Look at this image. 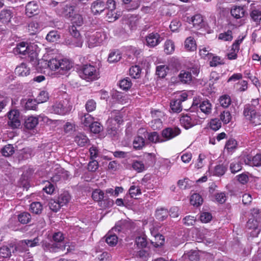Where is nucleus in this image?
Here are the masks:
<instances>
[{
	"label": "nucleus",
	"mask_w": 261,
	"mask_h": 261,
	"mask_svg": "<svg viewBox=\"0 0 261 261\" xmlns=\"http://www.w3.org/2000/svg\"><path fill=\"white\" fill-rule=\"evenodd\" d=\"M243 116L254 126L261 124V98L252 99L250 103L244 105Z\"/></svg>",
	"instance_id": "1"
},
{
	"label": "nucleus",
	"mask_w": 261,
	"mask_h": 261,
	"mask_svg": "<svg viewBox=\"0 0 261 261\" xmlns=\"http://www.w3.org/2000/svg\"><path fill=\"white\" fill-rule=\"evenodd\" d=\"M36 46L35 44H29L27 42H21L13 48V53L15 55H20L22 58H28V60L33 61L37 56Z\"/></svg>",
	"instance_id": "2"
},
{
	"label": "nucleus",
	"mask_w": 261,
	"mask_h": 261,
	"mask_svg": "<svg viewBox=\"0 0 261 261\" xmlns=\"http://www.w3.org/2000/svg\"><path fill=\"white\" fill-rule=\"evenodd\" d=\"M123 121L121 112L116 110L111 111L107 121V132L111 137H115L118 133L117 127Z\"/></svg>",
	"instance_id": "3"
},
{
	"label": "nucleus",
	"mask_w": 261,
	"mask_h": 261,
	"mask_svg": "<svg viewBox=\"0 0 261 261\" xmlns=\"http://www.w3.org/2000/svg\"><path fill=\"white\" fill-rule=\"evenodd\" d=\"M80 76L86 81H93L99 77L98 69L90 64L83 65L79 70Z\"/></svg>",
	"instance_id": "4"
},
{
	"label": "nucleus",
	"mask_w": 261,
	"mask_h": 261,
	"mask_svg": "<svg viewBox=\"0 0 261 261\" xmlns=\"http://www.w3.org/2000/svg\"><path fill=\"white\" fill-rule=\"evenodd\" d=\"M204 118L203 116H200L198 113H188L183 115L180 118L181 125L186 129H189L194 125L200 124L202 119Z\"/></svg>",
	"instance_id": "5"
},
{
	"label": "nucleus",
	"mask_w": 261,
	"mask_h": 261,
	"mask_svg": "<svg viewBox=\"0 0 261 261\" xmlns=\"http://www.w3.org/2000/svg\"><path fill=\"white\" fill-rule=\"evenodd\" d=\"M154 162V156L148 153L144 156L142 160H134L132 167L134 170L138 172H142Z\"/></svg>",
	"instance_id": "6"
},
{
	"label": "nucleus",
	"mask_w": 261,
	"mask_h": 261,
	"mask_svg": "<svg viewBox=\"0 0 261 261\" xmlns=\"http://www.w3.org/2000/svg\"><path fill=\"white\" fill-rule=\"evenodd\" d=\"M70 110L71 107L68 100L63 99L54 103L49 110L51 113L65 115L68 113Z\"/></svg>",
	"instance_id": "7"
},
{
	"label": "nucleus",
	"mask_w": 261,
	"mask_h": 261,
	"mask_svg": "<svg viewBox=\"0 0 261 261\" xmlns=\"http://www.w3.org/2000/svg\"><path fill=\"white\" fill-rule=\"evenodd\" d=\"M188 97L186 92H181L176 94L170 102V108L173 112L179 113L182 110L181 102Z\"/></svg>",
	"instance_id": "8"
},
{
	"label": "nucleus",
	"mask_w": 261,
	"mask_h": 261,
	"mask_svg": "<svg viewBox=\"0 0 261 261\" xmlns=\"http://www.w3.org/2000/svg\"><path fill=\"white\" fill-rule=\"evenodd\" d=\"M51 172L48 173L47 177L50 179H66L70 175L68 171L58 165L52 168Z\"/></svg>",
	"instance_id": "9"
},
{
	"label": "nucleus",
	"mask_w": 261,
	"mask_h": 261,
	"mask_svg": "<svg viewBox=\"0 0 261 261\" xmlns=\"http://www.w3.org/2000/svg\"><path fill=\"white\" fill-rule=\"evenodd\" d=\"M106 39V34L101 31L96 32L90 36L88 39L90 48L100 45Z\"/></svg>",
	"instance_id": "10"
},
{
	"label": "nucleus",
	"mask_w": 261,
	"mask_h": 261,
	"mask_svg": "<svg viewBox=\"0 0 261 261\" xmlns=\"http://www.w3.org/2000/svg\"><path fill=\"white\" fill-rule=\"evenodd\" d=\"M163 40V38L158 33L153 32L146 36L144 44L149 47L153 48L158 45Z\"/></svg>",
	"instance_id": "11"
},
{
	"label": "nucleus",
	"mask_w": 261,
	"mask_h": 261,
	"mask_svg": "<svg viewBox=\"0 0 261 261\" xmlns=\"http://www.w3.org/2000/svg\"><path fill=\"white\" fill-rule=\"evenodd\" d=\"M185 20L189 24H192L193 27L197 30L205 28L206 25V22L204 21L202 16L200 14H196L192 17L187 16L185 17Z\"/></svg>",
	"instance_id": "12"
},
{
	"label": "nucleus",
	"mask_w": 261,
	"mask_h": 261,
	"mask_svg": "<svg viewBox=\"0 0 261 261\" xmlns=\"http://www.w3.org/2000/svg\"><path fill=\"white\" fill-rule=\"evenodd\" d=\"M241 160L244 162V164L250 166H261V153H257L252 156L250 154H242L241 155Z\"/></svg>",
	"instance_id": "13"
},
{
	"label": "nucleus",
	"mask_w": 261,
	"mask_h": 261,
	"mask_svg": "<svg viewBox=\"0 0 261 261\" xmlns=\"http://www.w3.org/2000/svg\"><path fill=\"white\" fill-rule=\"evenodd\" d=\"M47 117L44 114H41L37 116H30L25 119L24 126L29 129L34 128L38 124L39 121H46Z\"/></svg>",
	"instance_id": "14"
},
{
	"label": "nucleus",
	"mask_w": 261,
	"mask_h": 261,
	"mask_svg": "<svg viewBox=\"0 0 261 261\" xmlns=\"http://www.w3.org/2000/svg\"><path fill=\"white\" fill-rule=\"evenodd\" d=\"M60 9L58 8L56 10L57 13L59 15L64 16L66 18L71 17L74 14V6L72 4H60Z\"/></svg>",
	"instance_id": "15"
},
{
	"label": "nucleus",
	"mask_w": 261,
	"mask_h": 261,
	"mask_svg": "<svg viewBox=\"0 0 261 261\" xmlns=\"http://www.w3.org/2000/svg\"><path fill=\"white\" fill-rule=\"evenodd\" d=\"M19 116V112L17 110L10 111L8 114L9 118L8 124L9 126L13 128L18 127L20 125Z\"/></svg>",
	"instance_id": "16"
},
{
	"label": "nucleus",
	"mask_w": 261,
	"mask_h": 261,
	"mask_svg": "<svg viewBox=\"0 0 261 261\" xmlns=\"http://www.w3.org/2000/svg\"><path fill=\"white\" fill-rule=\"evenodd\" d=\"M180 130L177 127H167L163 130L162 138L164 142L168 141L179 135Z\"/></svg>",
	"instance_id": "17"
},
{
	"label": "nucleus",
	"mask_w": 261,
	"mask_h": 261,
	"mask_svg": "<svg viewBox=\"0 0 261 261\" xmlns=\"http://www.w3.org/2000/svg\"><path fill=\"white\" fill-rule=\"evenodd\" d=\"M69 31L72 36V39L71 42L69 44L75 47H81L83 44V40L76 27L71 26L69 29Z\"/></svg>",
	"instance_id": "18"
},
{
	"label": "nucleus",
	"mask_w": 261,
	"mask_h": 261,
	"mask_svg": "<svg viewBox=\"0 0 261 261\" xmlns=\"http://www.w3.org/2000/svg\"><path fill=\"white\" fill-rule=\"evenodd\" d=\"M130 228V223L126 220H121L118 221L115 226L111 230L112 232L124 233Z\"/></svg>",
	"instance_id": "19"
},
{
	"label": "nucleus",
	"mask_w": 261,
	"mask_h": 261,
	"mask_svg": "<svg viewBox=\"0 0 261 261\" xmlns=\"http://www.w3.org/2000/svg\"><path fill=\"white\" fill-rule=\"evenodd\" d=\"M107 243L110 246H115L118 242V237L116 233L110 231L100 241L99 244Z\"/></svg>",
	"instance_id": "20"
},
{
	"label": "nucleus",
	"mask_w": 261,
	"mask_h": 261,
	"mask_svg": "<svg viewBox=\"0 0 261 261\" xmlns=\"http://www.w3.org/2000/svg\"><path fill=\"white\" fill-rule=\"evenodd\" d=\"M242 42V39L237 40L232 44L231 49L227 54V59L230 60H236L238 57V53L240 49V45Z\"/></svg>",
	"instance_id": "21"
},
{
	"label": "nucleus",
	"mask_w": 261,
	"mask_h": 261,
	"mask_svg": "<svg viewBox=\"0 0 261 261\" xmlns=\"http://www.w3.org/2000/svg\"><path fill=\"white\" fill-rule=\"evenodd\" d=\"M107 8L106 5L102 0H97L91 5V11L94 15H99Z\"/></svg>",
	"instance_id": "22"
},
{
	"label": "nucleus",
	"mask_w": 261,
	"mask_h": 261,
	"mask_svg": "<svg viewBox=\"0 0 261 261\" xmlns=\"http://www.w3.org/2000/svg\"><path fill=\"white\" fill-rule=\"evenodd\" d=\"M231 16L236 19L243 18L246 14V10L244 6H233L230 10Z\"/></svg>",
	"instance_id": "23"
},
{
	"label": "nucleus",
	"mask_w": 261,
	"mask_h": 261,
	"mask_svg": "<svg viewBox=\"0 0 261 261\" xmlns=\"http://www.w3.org/2000/svg\"><path fill=\"white\" fill-rule=\"evenodd\" d=\"M39 12V6L35 1L28 3L25 7V13L29 17L36 15Z\"/></svg>",
	"instance_id": "24"
},
{
	"label": "nucleus",
	"mask_w": 261,
	"mask_h": 261,
	"mask_svg": "<svg viewBox=\"0 0 261 261\" xmlns=\"http://www.w3.org/2000/svg\"><path fill=\"white\" fill-rule=\"evenodd\" d=\"M13 16V9H4L0 12V20L4 23H8Z\"/></svg>",
	"instance_id": "25"
},
{
	"label": "nucleus",
	"mask_w": 261,
	"mask_h": 261,
	"mask_svg": "<svg viewBox=\"0 0 261 261\" xmlns=\"http://www.w3.org/2000/svg\"><path fill=\"white\" fill-rule=\"evenodd\" d=\"M251 20L256 24H259L261 21V7H253L250 12Z\"/></svg>",
	"instance_id": "26"
},
{
	"label": "nucleus",
	"mask_w": 261,
	"mask_h": 261,
	"mask_svg": "<svg viewBox=\"0 0 261 261\" xmlns=\"http://www.w3.org/2000/svg\"><path fill=\"white\" fill-rule=\"evenodd\" d=\"M15 72L19 76H25L30 74V69L25 63H22L16 67Z\"/></svg>",
	"instance_id": "27"
},
{
	"label": "nucleus",
	"mask_w": 261,
	"mask_h": 261,
	"mask_svg": "<svg viewBox=\"0 0 261 261\" xmlns=\"http://www.w3.org/2000/svg\"><path fill=\"white\" fill-rule=\"evenodd\" d=\"M72 66V63L69 60L60 58L59 72H61L62 74H64V72L70 70Z\"/></svg>",
	"instance_id": "28"
},
{
	"label": "nucleus",
	"mask_w": 261,
	"mask_h": 261,
	"mask_svg": "<svg viewBox=\"0 0 261 261\" xmlns=\"http://www.w3.org/2000/svg\"><path fill=\"white\" fill-rule=\"evenodd\" d=\"M178 78L181 82L184 84H189L192 80V76L190 71L181 70L178 75Z\"/></svg>",
	"instance_id": "29"
},
{
	"label": "nucleus",
	"mask_w": 261,
	"mask_h": 261,
	"mask_svg": "<svg viewBox=\"0 0 261 261\" xmlns=\"http://www.w3.org/2000/svg\"><path fill=\"white\" fill-rule=\"evenodd\" d=\"M212 105L208 100H204L200 103L199 108L205 116L210 114L212 112Z\"/></svg>",
	"instance_id": "30"
},
{
	"label": "nucleus",
	"mask_w": 261,
	"mask_h": 261,
	"mask_svg": "<svg viewBox=\"0 0 261 261\" xmlns=\"http://www.w3.org/2000/svg\"><path fill=\"white\" fill-rule=\"evenodd\" d=\"M75 142L80 146H84L89 140L87 137L82 133L77 134L74 138Z\"/></svg>",
	"instance_id": "31"
},
{
	"label": "nucleus",
	"mask_w": 261,
	"mask_h": 261,
	"mask_svg": "<svg viewBox=\"0 0 261 261\" xmlns=\"http://www.w3.org/2000/svg\"><path fill=\"white\" fill-rule=\"evenodd\" d=\"M185 48L188 51H194L196 49V44L195 40L192 37H188L184 43Z\"/></svg>",
	"instance_id": "32"
},
{
	"label": "nucleus",
	"mask_w": 261,
	"mask_h": 261,
	"mask_svg": "<svg viewBox=\"0 0 261 261\" xmlns=\"http://www.w3.org/2000/svg\"><path fill=\"white\" fill-rule=\"evenodd\" d=\"M244 164L243 161L241 160V156L236 160L233 161L230 166V169L232 173H236L242 169V165Z\"/></svg>",
	"instance_id": "33"
},
{
	"label": "nucleus",
	"mask_w": 261,
	"mask_h": 261,
	"mask_svg": "<svg viewBox=\"0 0 261 261\" xmlns=\"http://www.w3.org/2000/svg\"><path fill=\"white\" fill-rule=\"evenodd\" d=\"M121 58V55L119 50H114L109 55L108 61L109 63H112L119 61Z\"/></svg>",
	"instance_id": "34"
},
{
	"label": "nucleus",
	"mask_w": 261,
	"mask_h": 261,
	"mask_svg": "<svg viewBox=\"0 0 261 261\" xmlns=\"http://www.w3.org/2000/svg\"><path fill=\"white\" fill-rule=\"evenodd\" d=\"M208 154L200 153L199 155L197 162L195 164V168L200 169L202 168L209 160Z\"/></svg>",
	"instance_id": "35"
},
{
	"label": "nucleus",
	"mask_w": 261,
	"mask_h": 261,
	"mask_svg": "<svg viewBox=\"0 0 261 261\" xmlns=\"http://www.w3.org/2000/svg\"><path fill=\"white\" fill-rule=\"evenodd\" d=\"M238 143L234 139H229L226 143L225 149L229 153H232L237 148Z\"/></svg>",
	"instance_id": "36"
},
{
	"label": "nucleus",
	"mask_w": 261,
	"mask_h": 261,
	"mask_svg": "<svg viewBox=\"0 0 261 261\" xmlns=\"http://www.w3.org/2000/svg\"><path fill=\"white\" fill-rule=\"evenodd\" d=\"M203 203V198L198 193H194L191 196L190 203L196 207L201 205Z\"/></svg>",
	"instance_id": "37"
},
{
	"label": "nucleus",
	"mask_w": 261,
	"mask_h": 261,
	"mask_svg": "<svg viewBox=\"0 0 261 261\" xmlns=\"http://www.w3.org/2000/svg\"><path fill=\"white\" fill-rule=\"evenodd\" d=\"M209 47L201 46L199 47V53L201 58L205 60H210L213 56V54L210 53Z\"/></svg>",
	"instance_id": "38"
},
{
	"label": "nucleus",
	"mask_w": 261,
	"mask_h": 261,
	"mask_svg": "<svg viewBox=\"0 0 261 261\" xmlns=\"http://www.w3.org/2000/svg\"><path fill=\"white\" fill-rule=\"evenodd\" d=\"M70 198L71 197L69 193L67 191H65L59 195L57 200L61 204V205L63 206L69 202Z\"/></svg>",
	"instance_id": "39"
},
{
	"label": "nucleus",
	"mask_w": 261,
	"mask_h": 261,
	"mask_svg": "<svg viewBox=\"0 0 261 261\" xmlns=\"http://www.w3.org/2000/svg\"><path fill=\"white\" fill-rule=\"evenodd\" d=\"M31 219V216L28 212H23L18 215V221L23 224L29 223Z\"/></svg>",
	"instance_id": "40"
},
{
	"label": "nucleus",
	"mask_w": 261,
	"mask_h": 261,
	"mask_svg": "<svg viewBox=\"0 0 261 261\" xmlns=\"http://www.w3.org/2000/svg\"><path fill=\"white\" fill-rule=\"evenodd\" d=\"M136 256L140 261H147L150 257V254L148 251L142 249L137 252Z\"/></svg>",
	"instance_id": "41"
},
{
	"label": "nucleus",
	"mask_w": 261,
	"mask_h": 261,
	"mask_svg": "<svg viewBox=\"0 0 261 261\" xmlns=\"http://www.w3.org/2000/svg\"><path fill=\"white\" fill-rule=\"evenodd\" d=\"M168 216V211L164 208H161L156 210L155 212V217L160 221H163L166 219Z\"/></svg>",
	"instance_id": "42"
},
{
	"label": "nucleus",
	"mask_w": 261,
	"mask_h": 261,
	"mask_svg": "<svg viewBox=\"0 0 261 261\" xmlns=\"http://www.w3.org/2000/svg\"><path fill=\"white\" fill-rule=\"evenodd\" d=\"M129 75L134 79H138L140 77L141 69L138 65L132 66L129 71Z\"/></svg>",
	"instance_id": "43"
},
{
	"label": "nucleus",
	"mask_w": 261,
	"mask_h": 261,
	"mask_svg": "<svg viewBox=\"0 0 261 261\" xmlns=\"http://www.w3.org/2000/svg\"><path fill=\"white\" fill-rule=\"evenodd\" d=\"M70 21L72 24V26L80 27L83 23V17L79 14H74V15L70 17Z\"/></svg>",
	"instance_id": "44"
},
{
	"label": "nucleus",
	"mask_w": 261,
	"mask_h": 261,
	"mask_svg": "<svg viewBox=\"0 0 261 261\" xmlns=\"http://www.w3.org/2000/svg\"><path fill=\"white\" fill-rule=\"evenodd\" d=\"M175 49L174 42L170 39L167 40L164 43V51L167 54H171Z\"/></svg>",
	"instance_id": "45"
},
{
	"label": "nucleus",
	"mask_w": 261,
	"mask_h": 261,
	"mask_svg": "<svg viewBox=\"0 0 261 261\" xmlns=\"http://www.w3.org/2000/svg\"><path fill=\"white\" fill-rule=\"evenodd\" d=\"M226 170V168L223 165H219L216 166L214 170L211 172V174L213 176H221L223 175Z\"/></svg>",
	"instance_id": "46"
},
{
	"label": "nucleus",
	"mask_w": 261,
	"mask_h": 261,
	"mask_svg": "<svg viewBox=\"0 0 261 261\" xmlns=\"http://www.w3.org/2000/svg\"><path fill=\"white\" fill-rule=\"evenodd\" d=\"M147 137L148 140L152 143H156L164 142L162 136H160L159 134L155 132L148 134Z\"/></svg>",
	"instance_id": "47"
},
{
	"label": "nucleus",
	"mask_w": 261,
	"mask_h": 261,
	"mask_svg": "<svg viewBox=\"0 0 261 261\" xmlns=\"http://www.w3.org/2000/svg\"><path fill=\"white\" fill-rule=\"evenodd\" d=\"M145 145L144 138L141 136L135 138L133 141V146L136 149H141Z\"/></svg>",
	"instance_id": "48"
},
{
	"label": "nucleus",
	"mask_w": 261,
	"mask_h": 261,
	"mask_svg": "<svg viewBox=\"0 0 261 261\" xmlns=\"http://www.w3.org/2000/svg\"><path fill=\"white\" fill-rule=\"evenodd\" d=\"M218 39L224 41H231L233 39L232 31L228 30L226 32L220 33L218 36Z\"/></svg>",
	"instance_id": "49"
},
{
	"label": "nucleus",
	"mask_w": 261,
	"mask_h": 261,
	"mask_svg": "<svg viewBox=\"0 0 261 261\" xmlns=\"http://www.w3.org/2000/svg\"><path fill=\"white\" fill-rule=\"evenodd\" d=\"M30 209L32 213L40 214L42 211V205L39 202H34L30 205Z\"/></svg>",
	"instance_id": "50"
},
{
	"label": "nucleus",
	"mask_w": 261,
	"mask_h": 261,
	"mask_svg": "<svg viewBox=\"0 0 261 261\" xmlns=\"http://www.w3.org/2000/svg\"><path fill=\"white\" fill-rule=\"evenodd\" d=\"M82 122L86 126H90L93 122L94 118L88 113H85L83 115H80Z\"/></svg>",
	"instance_id": "51"
},
{
	"label": "nucleus",
	"mask_w": 261,
	"mask_h": 261,
	"mask_svg": "<svg viewBox=\"0 0 261 261\" xmlns=\"http://www.w3.org/2000/svg\"><path fill=\"white\" fill-rule=\"evenodd\" d=\"M155 241H151L152 244L155 247H158L163 245L165 242L164 237L161 234L158 233L154 236Z\"/></svg>",
	"instance_id": "52"
},
{
	"label": "nucleus",
	"mask_w": 261,
	"mask_h": 261,
	"mask_svg": "<svg viewBox=\"0 0 261 261\" xmlns=\"http://www.w3.org/2000/svg\"><path fill=\"white\" fill-rule=\"evenodd\" d=\"M51 181H54V180ZM46 184L43 190L48 194H52L55 191L56 186L53 182H51L49 180H46Z\"/></svg>",
	"instance_id": "53"
},
{
	"label": "nucleus",
	"mask_w": 261,
	"mask_h": 261,
	"mask_svg": "<svg viewBox=\"0 0 261 261\" xmlns=\"http://www.w3.org/2000/svg\"><path fill=\"white\" fill-rule=\"evenodd\" d=\"M60 58H53L48 62V67L53 70L59 69Z\"/></svg>",
	"instance_id": "54"
},
{
	"label": "nucleus",
	"mask_w": 261,
	"mask_h": 261,
	"mask_svg": "<svg viewBox=\"0 0 261 261\" xmlns=\"http://www.w3.org/2000/svg\"><path fill=\"white\" fill-rule=\"evenodd\" d=\"M132 86V83L129 77H126L121 80L119 82L120 87L124 90H128Z\"/></svg>",
	"instance_id": "55"
},
{
	"label": "nucleus",
	"mask_w": 261,
	"mask_h": 261,
	"mask_svg": "<svg viewBox=\"0 0 261 261\" xmlns=\"http://www.w3.org/2000/svg\"><path fill=\"white\" fill-rule=\"evenodd\" d=\"M1 152L5 156H10L14 152V147L10 144L6 145L2 149Z\"/></svg>",
	"instance_id": "56"
},
{
	"label": "nucleus",
	"mask_w": 261,
	"mask_h": 261,
	"mask_svg": "<svg viewBox=\"0 0 261 261\" xmlns=\"http://www.w3.org/2000/svg\"><path fill=\"white\" fill-rule=\"evenodd\" d=\"M38 103L36 99L29 98L25 102V108L27 110H36Z\"/></svg>",
	"instance_id": "57"
},
{
	"label": "nucleus",
	"mask_w": 261,
	"mask_h": 261,
	"mask_svg": "<svg viewBox=\"0 0 261 261\" xmlns=\"http://www.w3.org/2000/svg\"><path fill=\"white\" fill-rule=\"evenodd\" d=\"M135 244L139 248H145L147 246V242L145 236H139L136 238Z\"/></svg>",
	"instance_id": "58"
},
{
	"label": "nucleus",
	"mask_w": 261,
	"mask_h": 261,
	"mask_svg": "<svg viewBox=\"0 0 261 261\" xmlns=\"http://www.w3.org/2000/svg\"><path fill=\"white\" fill-rule=\"evenodd\" d=\"M53 239L55 243H53L51 245L57 248H59L60 247L58 246L57 243L61 242L64 239L62 233L61 232L55 233L53 236Z\"/></svg>",
	"instance_id": "59"
},
{
	"label": "nucleus",
	"mask_w": 261,
	"mask_h": 261,
	"mask_svg": "<svg viewBox=\"0 0 261 261\" xmlns=\"http://www.w3.org/2000/svg\"><path fill=\"white\" fill-rule=\"evenodd\" d=\"M168 70L167 67L165 65L158 66L156 68V74L160 77L163 78L166 75Z\"/></svg>",
	"instance_id": "60"
},
{
	"label": "nucleus",
	"mask_w": 261,
	"mask_h": 261,
	"mask_svg": "<svg viewBox=\"0 0 261 261\" xmlns=\"http://www.w3.org/2000/svg\"><path fill=\"white\" fill-rule=\"evenodd\" d=\"M11 256V251L7 246H3L0 248V257L8 258Z\"/></svg>",
	"instance_id": "61"
},
{
	"label": "nucleus",
	"mask_w": 261,
	"mask_h": 261,
	"mask_svg": "<svg viewBox=\"0 0 261 261\" xmlns=\"http://www.w3.org/2000/svg\"><path fill=\"white\" fill-rule=\"evenodd\" d=\"M49 98L48 93L45 91H41L38 94L36 100L39 103H43L46 101Z\"/></svg>",
	"instance_id": "62"
},
{
	"label": "nucleus",
	"mask_w": 261,
	"mask_h": 261,
	"mask_svg": "<svg viewBox=\"0 0 261 261\" xmlns=\"http://www.w3.org/2000/svg\"><path fill=\"white\" fill-rule=\"evenodd\" d=\"M92 197L94 201H101L103 199L104 193L100 190L96 189L93 192Z\"/></svg>",
	"instance_id": "63"
},
{
	"label": "nucleus",
	"mask_w": 261,
	"mask_h": 261,
	"mask_svg": "<svg viewBox=\"0 0 261 261\" xmlns=\"http://www.w3.org/2000/svg\"><path fill=\"white\" fill-rule=\"evenodd\" d=\"M59 35L57 31H50L46 35V39L49 42H54L57 41L59 38Z\"/></svg>",
	"instance_id": "64"
}]
</instances>
